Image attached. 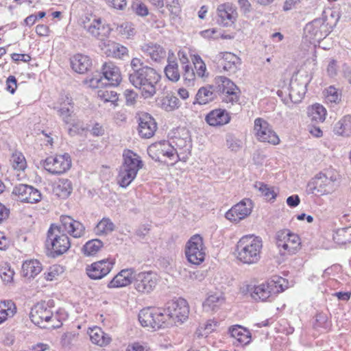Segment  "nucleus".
<instances>
[{
    "label": "nucleus",
    "instance_id": "f257e3e1",
    "mask_svg": "<svg viewBox=\"0 0 351 351\" xmlns=\"http://www.w3.org/2000/svg\"><path fill=\"white\" fill-rule=\"evenodd\" d=\"M262 248L261 238L254 234L244 235L236 245L235 256L243 264H254L261 258Z\"/></svg>",
    "mask_w": 351,
    "mask_h": 351
},
{
    "label": "nucleus",
    "instance_id": "f03ea898",
    "mask_svg": "<svg viewBox=\"0 0 351 351\" xmlns=\"http://www.w3.org/2000/svg\"><path fill=\"white\" fill-rule=\"evenodd\" d=\"M130 66L134 72L130 74V82L136 88L141 90L142 96L145 99L152 97L154 94V69L143 66V62L137 58L131 60Z\"/></svg>",
    "mask_w": 351,
    "mask_h": 351
},
{
    "label": "nucleus",
    "instance_id": "7ed1b4c3",
    "mask_svg": "<svg viewBox=\"0 0 351 351\" xmlns=\"http://www.w3.org/2000/svg\"><path fill=\"white\" fill-rule=\"evenodd\" d=\"M30 319L35 325L43 328L54 329L62 326L58 315H54L44 302L38 303L32 308Z\"/></svg>",
    "mask_w": 351,
    "mask_h": 351
},
{
    "label": "nucleus",
    "instance_id": "20e7f679",
    "mask_svg": "<svg viewBox=\"0 0 351 351\" xmlns=\"http://www.w3.org/2000/svg\"><path fill=\"white\" fill-rule=\"evenodd\" d=\"M285 279L274 276L265 282L254 286L251 291L252 298L256 301H266L284 291Z\"/></svg>",
    "mask_w": 351,
    "mask_h": 351
},
{
    "label": "nucleus",
    "instance_id": "39448f33",
    "mask_svg": "<svg viewBox=\"0 0 351 351\" xmlns=\"http://www.w3.org/2000/svg\"><path fill=\"white\" fill-rule=\"evenodd\" d=\"M337 171L330 167L317 173L308 186L312 193L315 195H324L330 192L332 188V184L338 180Z\"/></svg>",
    "mask_w": 351,
    "mask_h": 351
},
{
    "label": "nucleus",
    "instance_id": "423d86ee",
    "mask_svg": "<svg viewBox=\"0 0 351 351\" xmlns=\"http://www.w3.org/2000/svg\"><path fill=\"white\" fill-rule=\"evenodd\" d=\"M184 254L191 264L199 265L205 261L206 247L200 234H196L191 237L186 243Z\"/></svg>",
    "mask_w": 351,
    "mask_h": 351
},
{
    "label": "nucleus",
    "instance_id": "0eeeda50",
    "mask_svg": "<svg viewBox=\"0 0 351 351\" xmlns=\"http://www.w3.org/2000/svg\"><path fill=\"white\" fill-rule=\"evenodd\" d=\"M216 88L222 102L234 105L239 101L241 91L230 79L219 76L215 79Z\"/></svg>",
    "mask_w": 351,
    "mask_h": 351
},
{
    "label": "nucleus",
    "instance_id": "6e6552de",
    "mask_svg": "<svg viewBox=\"0 0 351 351\" xmlns=\"http://www.w3.org/2000/svg\"><path fill=\"white\" fill-rule=\"evenodd\" d=\"M82 27L90 36L100 40L107 38L111 32L110 25L95 15L86 16L82 19Z\"/></svg>",
    "mask_w": 351,
    "mask_h": 351
},
{
    "label": "nucleus",
    "instance_id": "1a4fd4ad",
    "mask_svg": "<svg viewBox=\"0 0 351 351\" xmlns=\"http://www.w3.org/2000/svg\"><path fill=\"white\" fill-rule=\"evenodd\" d=\"M47 245H51V250L57 255H61L70 248L71 242L60 226L52 224L47 232Z\"/></svg>",
    "mask_w": 351,
    "mask_h": 351
},
{
    "label": "nucleus",
    "instance_id": "9d476101",
    "mask_svg": "<svg viewBox=\"0 0 351 351\" xmlns=\"http://www.w3.org/2000/svg\"><path fill=\"white\" fill-rule=\"evenodd\" d=\"M276 244L284 254L292 255L300 250L302 243L298 234L285 229L277 233Z\"/></svg>",
    "mask_w": 351,
    "mask_h": 351
},
{
    "label": "nucleus",
    "instance_id": "9b49d317",
    "mask_svg": "<svg viewBox=\"0 0 351 351\" xmlns=\"http://www.w3.org/2000/svg\"><path fill=\"white\" fill-rule=\"evenodd\" d=\"M254 133L256 139L263 143H267L273 145L280 143V138L272 129L269 123L263 118H256L254 120Z\"/></svg>",
    "mask_w": 351,
    "mask_h": 351
},
{
    "label": "nucleus",
    "instance_id": "f8f14e48",
    "mask_svg": "<svg viewBox=\"0 0 351 351\" xmlns=\"http://www.w3.org/2000/svg\"><path fill=\"white\" fill-rule=\"evenodd\" d=\"M43 166L53 175L62 174L71 168V158L66 153L49 156L43 160Z\"/></svg>",
    "mask_w": 351,
    "mask_h": 351
},
{
    "label": "nucleus",
    "instance_id": "ddd939ff",
    "mask_svg": "<svg viewBox=\"0 0 351 351\" xmlns=\"http://www.w3.org/2000/svg\"><path fill=\"white\" fill-rule=\"evenodd\" d=\"M167 311L171 315L175 324L184 323L189 317V306L183 298L172 300L166 303Z\"/></svg>",
    "mask_w": 351,
    "mask_h": 351
},
{
    "label": "nucleus",
    "instance_id": "4468645a",
    "mask_svg": "<svg viewBox=\"0 0 351 351\" xmlns=\"http://www.w3.org/2000/svg\"><path fill=\"white\" fill-rule=\"evenodd\" d=\"M14 198L21 202L35 204L41 200L40 192L34 187L20 184L15 186L12 191Z\"/></svg>",
    "mask_w": 351,
    "mask_h": 351
},
{
    "label": "nucleus",
    "instance_id": "2eb2a0df",
    "mask_svg": "<svg viewBox=\"0 0 351 351\" xmlns=\"http://www.w3.org/2000/svg\"><path fill=\"white\" fill-rule=\"evenodd\" d=\"M114 264L115 261L114 259L105 258L87 265L86 272L90 278L100 280L111 271Z\"/></svg>",
    "mask_w": 351,
    "mask_h": 351
},
{
    "label": "nucleus",
    "instance_id": "dca6fc26",
    "mask_svg": "<svg viewBox=\"0 0 351 351\" xmlns=\"http://www.w3.org/2000/svg\"><path fill=\"white\" fill-rule=\"evenodd\" d=\"M252 209V203L249 199H245L232 206L226 213V218L230 221L237 222L248 216Z\"/></svg>",
    "mask_w": 351,
    "mask_h": 351
},
{
    "label": "nucleus",
    "instance_id": "f3484780",
    "mask_svg": "<svg viewBox=\"0 0 351 351\" xmlns=\"http://www.w3.org/2000/svg\"><path fill=\"white\" fill-rule=\"evenodd\" d=\"M61 230L66 232L74 238H81L86 233L85 226L80 221L75 220L71 217L63 215L60 217Z\"/></svg>",
    "mask_w": 351,
    "mask_h": 351
},
{
    "label": "nucleus",
    "instance_id": "a211bd4d",
    "mask_svg": "<svg viewBox=\"0 0 351 351\" xmlns=\"http://www.w3.org/2000/svg\"><path fill=\"white\" fill-rule=\"evenodd\" d=\"M158 146L157 152L159 160H162L168 165H173L180 160L176 149L168 141L160 142L158 143Z\"/></svg>",
    "mask_w": 351,
    "mask_h": 351
},
{
    "label": "nucleus",
    "instance_id": "6ab92c4d",
    "mask_svg": "<svg viewBox=\"0 0 351 351\" xmlns=\"http://www.w3.org/2000/svg\"><path fill=\"white\" fill-rule=\"evenodd\" d=\"M102 74L104 80L112 86H117L122 80L121 73L119 68L112 62H105L102 66Z\"/></svg>",
    "mask_w": 351,
    "mask_h": 351
},
{
    "label": "nucleus",
    "instance_id": "aec40b11",
    "mask_svg": "<svg viewBox=\"0 0 351 351\" xmlns=\"http://www.w3.org/2000/svg\"><path fill=\"white\" fill-rule=\"evenodd\" d=\"M136 289L141 293H149L153 289V276L152 271H143L136 275L134 280Z\"/></svg>",
    "mask_w": 351,
    "mask_h": 351
},
{
    "label": "nucleus",
    "instance_id": "412c9836",
    "mask_svg": "<svg viewBox=\"0 0 351 351\" xmlns=\"http://www.w3.org/2000/svg\"><path fill=\"white\" fill-rule=\"evenodd\" d=\"M62 99L63 101L54 108L65 123L74 125L75 120L72 99L68 97Z\"/></svg>",
    "mask_w": 351,
    "mask_h": 351
},
{
    "label": "nucleus",
    "instance_id": "4be33fe9",
    "mask_svg": "<svg viewBox=\"0 0 351 351\" xmlns=\"http://www.w3.org/2000/svg\"><path fill=\"white\" fill-rule=\"evenodd\" d=\"M205 120L211 126H222L230 122V116L226 110L217 108L208 113Z\"/></svg>",
    "mask_w": 351,
    "mask_h": 351
},
{
    "label": "nucleus",
    "instance_id": "5701e85b",
    "mask_svg": "<svg viewBox=\"0 0 351 351\" xmlns=\"http://www.w3.org/2000/svg\"><path fill=\"white\" fill-rule=\"evenodd\" d=\"M133 269L121 270L108 284V288H121L130 285L134 280Z\"/></svg>",
    "mask_w": 351,
    "mask_h": 351
},
{
    "label": "nucleus",
    "instance_id": "b1692460",
    "mask_svg": "<svg viewBox=\"0 0 351 351\" xmlns=\"http://www.w3.org/2000/svg\"><path fill=\"white\" fill-rule=\"evenodd\" d=\"M123 158V162L121 167L125 168L128 171H132L137 173L143 167L140 156L130 149L124 150Z\"/></svg>",
    "mask_w": 351,
    "mask_h": 351
},
{
    "label": "nucleus",
    "instance_id": "393cba45",
    "mask_svg": "<svg viewBox=\"0 0 351 351\" xmlns=\"http://www.w3.org/2000/svg\"><path fill=\"white\" fill-rule=\"evenodd\" d=\"M240 58L230 52H222L219 54L218 64L226 71H234L240 64Z\"/></svg>",
    "mask_w": 351,
    "mask_h": 351
},
{
    "label": "nucleus",
    "instance_id": "a878e982",
    "mask_svg": "<svg viewBox=\"0 0 351 351\" xmlns=\"http://www.w3.org/2000/svg\"><path fill=\"white\" fill-rule=\"evenodd\" d=\"M217 15L224 25L234 22L237 16V11L232 3H224L217 7Z\"/></svg>",
    "mask_w": 351,
    "mask_h": 351
},
{
    "label": "nucleus",
    "instance_id": "bb28decb",
    "mask_svg": "<svg viewBox=\"0 0 351 351\" xmlns=\"http://www.w3.org/2000/svg\"><path fill=\"white\" fill-rule=\"evenodd\" d=\"M230 337L241 345H247L251 341V332L241 325H234L229 328Z\"/></svg>",
    "mask_w": 351,
    "mask_h": 351
},
{
    "label": "nucleus",
    "instance_id": "cd10ccee",
    "mask_svg": "<svg viewBox=\"0 0 351 351\" xmlns=\"http://www.w3.org/2000/svg\"><path fill=\"white\" fill-rule=\"evenodd\" d=\"M101 49L107 56L114 58H123L128 54V50L125 47L114 42L108 41L104 43Z\"/></svg>",
    "mask_w": 351,
    "mask_h": 351
},
{
    "label": "nucleus",
    "instance_id": "c85d7f7f",
    "mask_svg": "<svg viewBox=\"0 0 351 351\" xmlns=\"http://www.w3.org/2000/svg\"><path fill=\"white\" fill-rule=\"evenodd\" d=\"M153 119L148 113H142L139 118L138 133L144 138H149L154 136Z\"/></svg>",
    "mask_w": 351,
    "mask_h": 351
},
{
    "label": "nucleus",
    "instance_id": "c756f323",
    "mask_svg": "<svg viewBox=\"0 0 351 351\" xmlns=\"http://www.w3.org/2000/svg\"><path fill=\"white\" fill-rule=\"evenodd\" d=\"M71 64L75 72L84 73L90 68L92 61L88 56L78 53L71 58Z\"/></svg>",
    "mask_w": 351,
    "mask_h": 351
},
{
    "label": "nucleus",
    "instance_id": "7c9ffc66",
    "mask_svg": "<svg viewBox=\"0 0 351 351\" xmlns=\"http://www.w3.org/2000/svg\"><path fill=\"white\" fill-rule=\"evenodd\" d=\"M41 271L42 265L36 259L27 260L22 265V274L28 279L34 278Z\"/></svg>",
    "mask_w": 351,
    "mask_h": 351
},
{
    "label": "nucleus",
    "instance_id": "2f4dec72",
    "mask_svg": "<svg viewBox=\"0 0 351 351\" xmlns=\"http://www.w3.org/2000/svg\"><path fill=\"white\" fill-rule=\"evenodd\" d=\"M175 324L171 315L165 308H158L155 311V325L158 328H167L173 326Z\"/></svg>",
    "mask_w": 351,
    "mask_h": 351
},
{
    "label": "nucleus",
    "instance_id": "473e14b6",
    "mask_svg": "<svg viewBox=\"0 0 351 351\" xmlns=\"http://www.w3.org/2000/svg\"><path fill=\"white\" fill-rule=\"evenodd\" d=\"M88 335L92 343L101 347L108 345L111 341V337L99 327L90 328Z\"/></svg>",
    "mask_w": 351,
    "mask_h": 351
},
{
    "label": "nucleus",
    "instance_id": "72a5a7b5",
    "mask_svg": "<svg viewBox=\"0 0 351 351\" xmlns=\"http://www.w3.org/2000/svg\"><path fill=\"white\" fill-rule=\"evenodd\" d=\"M215 94L213 85H206L199 88L195 95V101L199 105H205L214 100Z\"/></svg>",
    "mask_w": 351,
    "mask_h": 351
},
{
    "label": "nucleus",
    "instance_id": "f704fd0d",
    "mask_svg": "<svg viewBox=\"0 0 351 351\" xmlns=\"http://www.w3.org/2000/svg\"><path fill=\"white\" fill-rule=\"evenodd\" d=\"M73 191L71 182L68 179H60L53 186V193L62 199L67 198Z\"/></svg>",
    "mask_w": 351,
    "mask_h": 351
},
{
    "label": "nucleus",
    "instance_id": "c9c22d12",
    "mask_svg": "<svg viewBox=\"0 0 351 351\" xmlns=\"http://www.w3.org/2000/svg\"><path fill=\"white\" fill-rule=\"evenodd\" d=\"M116 226L108 217H104L95 226L94 233L99 237L107 236L115 230Z\"/></svg>",
    "mask_w": 351,
    "mask_h": 351
},
{
    "label": "nucleus",
    "instance_id": "e433bc0d",
    "mask_svg": "<svg viewBox=\"0 0 351 351\" xmlns=\"http://www.w3.org/2000/svg\"><path fill=\"white\" fill-rule=\"evenodd\" d=\"M158 106L166 112H172L180 106V101L172 93H169L159 99Z\"/></svg>",
    "mask_w": 351,
    "mask_h": 351
},
{
    "label": "nucleus",
    "instance_id": "4c0bfd02",
    "mask_svg": "<svg viewBox=\"0 0 351 351\" xmlns=\"http://www.w3.org/2000/svg\"><path fill=\"white\" fill-rule=\"evenodd\" d=\"M16 313V307L12 300L0 301V324L12 318Z\"/></svg>",
    "mask_w": 351,
    "mask_h": 351
},
{
    "label": "nucleus",
    "instance_id": "58836bf2",
    "mask_svg": "<svg viewBox=\"0 0 351 351\" xmlns=\"http://www.w3.org/2000/svg\"><path fill=\"white\" fill-rule=\"evenodd\" d=\"M324 28H326V26L324 24L319 22H313L306 26L305 32L306 33V36L311 39L319 41L326 36V34L322 32V29Z\"/></svg>",
    "mask_w": 351,
    "mask_h": 351
},
{
    "label": "nucleus",
    "instance_id": "ea45409f",
    "mask_svg": "<svg viewBox=\"0 0 351 351\" xmlns=\"http://www.w3.org/2000/svg\"><path fill=\"white\" fill-rule=\"evenodd\" d=\"M191 60L194 66V71L197 75V77L205 79L209 75V73L207 70L206 63L198 54L190 55Z\"/></svg>",
    "mask_w": 351,
    "mask_h": 351
},
{
    "label": "nucleus",
    "instance_id": "a19ab883",
    "mask_svg": "<svg viewBox=\"0 0 351 351\" xmlns=\"http://www.w3.org/2000/svg\"><path fill=\"white\" fill-rule=\"evenodd\" d=\"M334 132L343 136L351 135V115L344 116L334 127Z\"/></svg>",
    "mask_w": 351,
    "mask_h": 351
},
{
    "label": "nucleus",
    "instance_id": "79ce46f5",
    "mask_svg": "<svg viewBox=\"0 0 351 351\" xmlns=\"http://www.w3.org/2000/svg\"><path fill=\"white\" fill-rule=\"evenodd\" d=\"M323 95L326 104H339L341 100L342 92L334 86H330L324 90Z\"/></svg>",
    "mask_w": 351,
    "mask_h": 351
},
{
    "label": "nucleus",
    "instance_id": "37998d69",
    "mask_svg": "<svg viewBox=\"0 0 351 351\" xmlns=\"http://www.w3.org/2000/svg\"><path fill=\"white\" fill-rule=\"evenodd\" d=\"M219 326V322L213 319H208L205 323L200 324L196 329L195 335L197 337L207 336L215 332Z\"/></svg>",
    "mask_w": 351,
    "mask_h": 351
},
{
    "label": "nucleus",
    "instance_id": "c03bdc74",
    "mask_svg": "<svg viewBox=\"0 0 351 351\" xmlns=\"http://www.w3.org/2000/svg\"><path fill=\"white\" fill-rule=\"evenodd\" d=\"M333 239L339 245L351 243V226L338 229L333 235Z\"/></svg>",
    "mask_w": 351,
    "mask_h": 351
},
{
    "label": "nucleus",
    "instance_id": "a18cd8bd",
    "mask_svg": "<svg viewBox=\"0 0 351 351\" xmlns=\"http://www.w3.org/2000/svg\"><path fill=\"white\" fill-rule=\"evenodd\" d=\"M136 175L137 173L134 171H128L125 168L121 167L117 176V182L120 186L125 188L134 180Z\"/></svg>",
    "mask_w": 351,
    "mask_h": 351
},
{
    "label": "nucleus",
    "instance_id": "49530a36",
    "mask_svg": "<svg viewBox=\"0 0 351 351\" xmlns=\"http://www.w3.org/2000/svg\"><path fill=\"white\" fill-rule=\"evenodd\" d=\"M308 113L312 119L318 122H324L327 114L326 108L319 104H313L309 107Z\"/></svg>",
    "mask_w": 351,
    "mask_h": 351
},
{
    "label": "nucleus",
    "instance_id": "de8ad7c7",
    "mask_svg": "<svg viewBox=\"0 0 351 351\" xmlns=\"http://www.w3.org/2000/svg\"><path fill=\"white\" fill-rule=\"evenodd\" d=\"M104 246L103 242L97 239L87 241L82 247V252L87 256L96 254Z\"/></svg>",
    "mask_w": 351,
    "mask_h": 351
},
{
    "label": "nucleus",
    "instance_id": "09e8293b",
    "mask_svg": "<svg viewBox=\"0 0 351 351\" xmlns=\"http://www.w3.org/2000/svg\"><path fill=\"white\" fill-rule=\"evenodd\" d=\"M138 320L143 327H152L154 324V308L147 307L142 309L138 314Z\"/></svg>",
    "mask_w": 351,
    "mask_h": 351
},
{
    "label": "nucleus",
    "instance_id": "8fccbe9b",
    "mask_svg": "<svg viewBox=\"0 0 351 351\" xmlns=\"http://www.w3.org/2000/svg\"><path fill=\"white\" fill-rule=\"evenodd\" d=\"M314 327L316 329H322L324 332H328L332 327V323L327 314L319 313L316 315Z\"/></svg>",
    "mask_w": 351,
    "mask_h": 351
},
{
    "label": "nucleus",
    "instance_id": "3c124183",
    "mask_svg": "<svg viewBox=\"0 0 351 351\" xmlns=\"http://www.w3.org/2000/svg\"><path fill=\"white\" fill-rule=\"evenodd\" d=\"M256 187L267 201H274L278 195V192L275 191L274 187L269 186L263 182L256 183Z\"/></svg>",
    "mask_w": 351,
    "mask_h": 351
},
{
    "label": "nucleus",
    "instance_id": "603ef678",
    "mask_svg": "<svg viewBox=\"0 0 351 351\" xmlns=\"http://www.w3.org/2000/svg\"><path fill=\"white\" fill-rule=\"evenodd\" d=\"M155 5L162 8L165 5L171 14L178 15L180 12V7L178 0H155Z\"/></svg>",
    "mask_w": 351,
    "mask_h": 351
},
{
    "label": "nucleus",
    "instance_id": "864d4df0",
    "mask_svg": "<svg viewBox=\"0 0 351 351\" xmlns=\"http://www.w3.org/2000/svg\"><path fill=\"white\" fill-rule=\"evenodd\" d=\"M165 73L169 80L173 82H178L180 78V74L177 62L172 61L171 64H167L165 68Z\"/></svg>",
    "mask_w": 351,
    "mask_h": 351
},
{
    "label": "nucleus",
    "instance_id": "5fc2aeb1",
    "mask_svg": "<svg viewBox=\"0 0 351 351\" xmlns=\"http://www.w3.org/2000/svg\"><path fill=\"white\" fill-rule=\"evenodd\" d=\"M10 162L12 167L17 171H23L27 167L26 160L21 152L13 153Z\"/></svg>",
    "mask_w": 351,
    "mask_h": 351
},
{
    "label": "nucleus",
    "instance_id": "6e6d98bb",
    "mask_svg": "<svg viewBox=\"0 0 351 351\" xmlns=\"http://www.w3.org/2000/svg\"><path fill=\"white\" fill-rule=\"evenodd\" d=\"M64 272V268L62 266L53 265L51 266L43 275L47 280L52 281L57 280Z\"/></svg>",
    "mask_w": 351,
    "mask_h": 351
},
{
    "label": "nucleus",
    "instance_id": "4d7b16f0",
    "mask_svg": "<svg viewBox=\"0 0 351 351\" xmlns=\"http://www.w3.org/2000/svg\"><path fill=\"white\" fill-rule=\"evenodd\" d=\"M97 97L104 102H110L113 104L118 101V96L116 92L107 89H101L97 92Z\"/></svg>",
    "mask_w": 351,
    "mask_h": 351
},
{
    "label": "nucleus",
    "instance_id": "13d9d810",
    "mask_svg": "<svg viewBox=\"0 0 351 351\" xmlns=\"http://www.w3.org/2000/svg\"><path fill=\"white\" fill-rule=\"evenodd\" d=\"M197 75L190 65L183 66V81L185 85H193Z\"/></svg>",
    "mask_w": 351,
    "mask_h": 351
},
{
    "label": "nucleus",
    "instance_id": "bf43d9fd",
    "mask_svg": "<svg viewBox=\"0 0 351 351\" xmlns=\"http://www.w3.org/2000/svg\"><path fill=\"white\" fill-rule=\"evenodd\" d=\"M14 275V270L12 269L11 267L8 265L5 264L3 266H2L1 267L0 276H1L2 280L5 283L11 282L13 280Z\"/></svg>",
    "mask_w": 351,
    "mask_h": 351
},
{
    "label": "nucleus",
    "instance_id": "052dcab7",
    "mask_svg": "<svg viewBox=\"0 0 351 351\" xmlns=\"http://www.w3.org/2000/svg\"><path fill=\"white\" fill-rule=\"evenodd\" d=\"M118 32L126 38H129L134 34L133 25L130 22H124L117 27Z\"/></svg>",
    "mask_w": 351,
    "mask_h": 351
},
{
    "label": "nucleus",
    "instance_id": "680f3d73",
    "mask_svg": "<svg viewBox=\"0 0 351 351\" xmlns=\"http://www.w3.org/2000/svg\"><path fill=\"white\" fill-rule=\"evenodd\" d=\"M225 298L223 295H217L216 294L210 295L205 301V304L212 308H214L217 304H223Z\"/></svg>",
    "mask_w": 351,
    "mask_h": 351
},
{
    "label": "nucleus",
    "instance_id": "e2e57ef3",
    "mask_svg": "<svg viewBox=\"0 0 351 351\" xmlns=\"http://www.w3.org/2000/svg\"><path fill=\"white\" fill-rule=\"evenodd\" d=\"M84 83L93 88H99L101 85L106 84V83L103 82L102 77H101L99 75H94L90 78L86 79L84 81Z\"/></svg>",
    "mask_w": 351,
    "mask_h": 351
},
{
    "label": "nucleus",
    "instance_id": "0e129e2a",
    "mask_svg": "<svg viewBox=\"0 0 351 351\" xmlns=\"http://www.w3.org/2000/svg\"><path fill=\"white\" fill-rule=\"evenodd\" d=\"M77 336L73 332L64 333L61 339V343L64 347H70L76 341Z\"/></svg>",
    "mask_w": 351,
    "mask_h": 351
},
{
    "label": "nucleus",
    "instance_id": "69168bd1",
    "mask_svg": "<svg viewBox=\"0 0 351 351\" xmlns=\"http://www.w3.org/2000/svg\"><path fill=\"white\" fill-rule=\"evenodd\" d=\"M125 102L128 106H133L135 104L137 98V93L130 89H127L124 92Z\"/></svg>",
    "mask_w": 351,
    "mask_h": 351
},
{
    "label": "nucleus",
    "instance_id": "338daca9",
    "mask_svg": "<svg viewBox=\"0 0 351 351\" xmlns=\"http://www.w3.org/2000/svg\"><path fill=\"white\" fill-rule=\"evenodd\" d=\"M106 3L111 8L122 10L127 5V0H105Z\"/></svg>",
    "mask_w": 351,
    "mask_h": 351
},
{
    "label": "nucleus",
    "instance_id": "774afa93",
    "mask_svg": "<svg viewBox=\"0 0 351 351\" xmlns=\"http://www.w3.org/2000/svg\"><path fill=\"white\" fill-rule=\"evenodd\" d=\"M133 9L135 12L139 16H146L148 14V9L143 3H135L133 5Z\"/></svg>",
    "mask_w": 351,
    "mask_h": 351
}]
</instances>
